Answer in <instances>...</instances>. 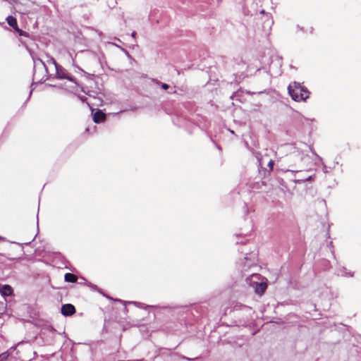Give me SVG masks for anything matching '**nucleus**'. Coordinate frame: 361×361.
I'll use <instances>...</instances> for the list:
<instances>
[{
	"label": "nucleus",
	"instance_id": "nucleus-1",
	"mask_svg": "<svg viewBox=\"0 0 361 361\" xmlns=\"http://www.w3.org/2000/svg\"><path fill=\"white\" fill-rule=\"evenodd\" d=\"M288 90L291 98L295 102L305 101L309 97V91L298 82L290 84Z\"/></svg>",
	"mask_w": 361,
	"mask_h": 361
},
{
	"label": "nucleus",
	"instance_id": "nucleus-2",
	"mask_svg": "<svg viewBox=\"0 0 361 361\" xmlns=\"http://www.w3.org/2000/svg\"><path fill=\"white\" fill-rule=\"evenodd\" d=\"M247 283L255 289L257 294L262 295L267 289V285L264 279L260 280V276L257 274H252L247 279Z\"/></svg>",
	"mask_w": 361,
	"mask_h": 361
},
{
	"label": "nucleus",
	"instance_id": "nucleus-3",
	"mask_svg": "<svg viewBox=\"0 0 361 361\" xmlns=\"http://www.w3.org/2000/svg\"><path fill=\"white\" fill-rule=\"evenodd\" d=\"M56 78L59 79H66L69 82V85L66 86L64 89L71 90L75 88L77 83L74 78L70 76L60 66L57 68V70L54 71Z\"/></svg>",
	"mask_w": 361,
	"mask_h": 361
},
{
	"label": "nucleus",
	"instance_id": "nucleus-4",
	"mask_svg": "<svg viewBox=\"0 0 361 361\" xmlns=\"http://www.w3.org/2000/svg\"><path fill=\"white\" fill-rule=\"evenodd\" d=\"M307 158V155L304 154L302 152H298L297 153L291 154L288 158V161L290 163V166L292 168H298L295 166L294 164H302V161H305Z\"/></svg>",
	"mask_w": 361,
	"mask_h": 361
},
{
	"label": "nucleus",
	"instance_id": "nucleus-5",
	"mask_svg": "<svg viewBox=\"0 0 361 361\" xmlns=\"http://www.w3.org/2000/svg\"><path fill=\"white\" fill-rule=\"evenodd\" d=\"M59 66L56 63L54 59L49 58L45 63V66L43 68L45 69L46 72L49 73V72H53L55 70H57Z\"/></svg>",
	"mask_w": 361,
	"mask_h": 361
},
{
	"label": "nucleus",
	"instance_id": "nucleus-6",
	"mask_svg": "<svg viewBox=\"0 0 361 361\" xmlns=\"http://www.w3.org/2000/svg\"><path fill=\"white\" fill-rule=\"evenodd\" d=\"M75 312V307L71 304H66L61 307V313L64 316H71Z\"/></svg>",
	"mask_w": 361,
	"mask_h": 361
},
{
	"label": "nucleus",
	"instance_id": "nucleus-7",
	"mask_svg": "<svg viewBox=\"0 0 361 361\" xmlns=\"http://www.w3.org/2000/svg\"><path fill=\"white\" fill-rule=\"evenodd\" d=\"M0 293L2 296H10L13 294V289L9 285H1Z\"/></svg>",
	"mask_w": 361,
	"mask_h": 361
},
{
	"label": "nucleus",
	"instance_id": "nucleus-8",
	"mask_svg": "<svg viewBox=\"0 0 361 361\" xmlns=\"http://www.w3.org/2000/svg\"><path fill=\"white\" fill-rule=\"evenodd\" d=\"M105 120V114L102 111H97L93 114V121L95 123H101Z\"/></svg>",
	"mask_w": 361,
	"mask_h": 361
},
{
	"label": "nucleus",
	"instance_id": "nucleus-9",
	"mask_svg": "<svg viewBox=\"0 0 361 361\" xmlns=\"http://www.w3.org/2000/svg\"><path fill=\"white\" fill-rule=\"evenodd\" d=\"M310 157L307 155V158L305 159V161H302V164H295L294 166L299 167L300 169H305V170L309 171L313 165L310 163Z\"/></svg>",
	"mask_w": 361,
	"mask_h": 361
},
{
	"label": "nucleus",
	"instance_id": "nucleus-10",
	"mask_svg": "<svg viewBox=\"0 0 361 361\" xmlns=\"http://www.w3.org/2000/svg\"><path fill=\"white\" fill-rule=\"evenodd\" d=\"M6 21H7L8 24L11 27H13V28H14V29H16V30H18V23H17V20H16V19L14 17H13V16H8V17L6 18Z\"/></svg>",
	"mask_w": 361,
	"mask_h": 361
},
{
	"label": "nucleus",
	"instance_id": "nucleus-11",
	"mask_svg": "<svg viewBox=\"0 0 361 361\" xmlns=\"http://www.w3.org/2000/svg\"><path fill=\"white\" fill-rule=\"evenodd\" d=\"M244 260L246 262L247 264H245V267H250L253 264H255V255H250V257L247 255L245 257Z\"/></svg>",
	"mask_w": 361,
	"mask_h": 361
},
{
	"label": "nucleus",
	"instance_id": "nucleus-12",
	"mask_svg": "<svg viewBox=\"0 0 361 361\" xmlns=\"http://www.w3.org/2000/svg\"><path fill=\"white\" fill-rule=\"evenodd\" d=\"M338 274L344 277H352L353 276V274L351 271H348L344 267L338 271Z\"/></svg>",
	"mask_w": 361,
	"mask_h": 361
},
{
	"label": "nucleus",
	"instance_id": "nucleus-13",
	"mask_svg": "<svg viewBox=\"0 0 361 361\" xmlns=\"http://www.w3.org/2000/svg\"><path fill=\"white\" fill-rule=\"evenodd\" d=\"M64 279L66 282L74 283L77 281V277L73 274L67 273L65 274Z\"/></svg>",
	"mask_w": 361,
	"mask_h": 361
},
{
	"label": "nucleus",
	"instance_id": "nucleus-14",
	"mask_svg": "<svg viewBox=\"0 0 361 361\" xmlns=\"http://www.w3.org/2000/svg\"><path fill=\"white\" fill-rule=\"evenodd\" d=\"M33 62H34V67L35 68H39V66H45V62H44L42 59H33Z\"/></svg>",
	"mask_w": 361,
	"mask_h": 361
},
{
	"label": "nucleus",
	"instance_id": "nucleus-15",
	"mask_svg": "<svg viewBox=\"0 0 361 361\" xmlns=\"http://www.w3.org/2000/svg\"><path fill=\"white\" fill-rule=\"evenodd\" d=\"M11 354L10 350L6 351L0 354V361H6Z\"/></svg>",
	"mask_w": 361,
	"mask_h": 361
},
{
	"label": "nucleus",
	"instance_id": "nucleus-16",
	"mask_svg": "<svg viewBox=\"0 0 361 361\" xmlns=\"http://www.w3.org/2000/svg\"><path fill=\"white\" fill-rule=\"evenodd\" d=\"M310 150H311L312 153V154L316 157V160H315V161H314V164H315V165H316V164H318V162H322V157H320L319 155H317V154H316V152L314 151V149H310Z\"/></svg>",
	"mask_w": 361,
	"mask_h": 361
},
{
	"label": "nucleus",
	"instance_id": "nucleus-17",
	"mask_svg": "<svg viewBox=\"0 0 361 361\" xmlns=\"http://www.w3.org/2000/svg\"><path fill=\"white\" fill-rule=\"evenodd\" d=\"M300 171L301 170H300V169H290L285 170V171H286V172L290 171V172H292V173H297V172Z\"/></svg>",
	"mask_w": 361,
	"mask_h": 361
},
{
	"label": "nucleus",
	"instance_id": "nucleus-18",
	"mask_svg": "<svg viewBox=\"0 0 361 361\" xmlns=\"http://www.w3.org/2000/svg\"><path fill=\"white\" fill-rule=\"evenodd\" d=\"M268 166L272 170L273 166H274V161L273 160H270L269 161Z\"/></svg>",
	"mask_w": 361,
	"mask_h": 361
},
{
	"label": "nucleus",
	"instance_id": "nucleus-19",
	"mask_svg": "<svg viewBox=\"0 0 361 361\" xmlns=\"http://www.w3.org/2000/svg\"><path fill=\"white\" fill-rule=\"evenodd\" d=\"M312 180V176H309L308 178H307L305 180H304L303 181L304 182H310Z\"/></svg>",
	"mask_w": 361,
	"mask_h": 361
},
{
	"label": "nucleus",
	"instance_id": "nucleus-20",
	"mask_svg": "<svg viewBox=\"0 0 361 361\" xmlns=\"http://www.w3.org/2000/svg\"><path fill=\"white\" fill-rule=\"evenodd\" d=\"M161 87L164 90H167L169 88V85L166 83H162Z\"/></svg>",
	"mask_w": 361,
	"mask_h": 361
},
{
	"label": "nucleus",
	"instance_id": "nucleus-21",
	"mask_svg": "<svg viewBox=\"0 0 361 361\" xmlns=\"http://www.w3.org/2000/svg\"><path fill=\"white\" fill-rule=\"evenodd\" d=\"M135 35H136V33H135V32H133L132 33V37H135Z\"/></svg>",
	"mask_w": 361,
	"mask_h": 361
},
{
	"label": "nucleus",
	"instance_id": "nucleus-22",
	"mask_svg": "<svg viewBox=\"0 0 361 361\" xmlns=\"http://www.w3.org/2000/svg\"><path fill=\"white\" fill-rule=\"evenodd\" d=\"M4 240V238H3V237L0 236V240Z\"/></svg>",
	"mask_w": 361,
	"mask_h": 361
},
{
	"label": "nucleus",
	"instance_id": "nucleus-23",
	"mask_svg": "<svg viewBox=\"0 0 361 361\" xmlns=\"http://www.w3.org/2000/svg\"><path fill=\"white\" fill-rule=\"evenodd\" d=\"M15 348L14 347H11V348L10 349V350H14Z\"/></svg>",
	"mask_w": 361,
	"mask_h": 361
},
{
	"label": "nucleus",
	"instance_id": "nucleus-24",
	"mask_svg": "<svg viewBox=\"0 0 361 361\" xmlns=\"http://www.w3.org/2000/svg\"><path fill=\"white\" fill-rule=\"evenodd\" d=\"M295 182H296V183H300V180H296Z\"/></svg>",
	"mask_w": 361,
	"mask_h": 361
},
{
	"label": "nucleus",
	"instance_id": "nucleus-25",
	"mask_svg": "<svg viewBox=\"0 0 361 361\" xmlns=\"http://www.w3.org/2000/svg\"><path fill=\"white\" fill-rule=\"evenodd\" d=\"M133 304H135V305L138 304V303H137V302H133Z\"/></svg>",
	"mask_w": 361,
	"mask_h": 361
}]
</instances>
